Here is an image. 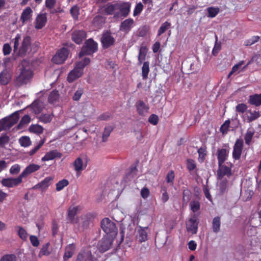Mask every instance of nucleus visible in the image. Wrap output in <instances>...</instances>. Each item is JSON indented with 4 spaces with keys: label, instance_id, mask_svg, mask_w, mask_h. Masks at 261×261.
<instances>
[{
    "label": "nucleus",
    "instance_id": "f257e3e1",
    "mask_svg": "<svg viewBox=\"0 0 261 261\" xmlns=\"http://www.w3.org/2000/svg\"><path fill=\"white\" fill-rule=\"evenodd\" d=\"M19 74L16 76L14 83L17 87L27 84L33 77V73L30 66H22L19 69Z\"/></svg>",
    "mask_w": 261,
    "mask_h": 261
},
{
    "label": "nucleus",
    "instance_id": "f03ea898",
    "mask_svg": "<svg viewBox=\"0 0 261 261\" xmlns=\"http://www.w3.org/2000/svg\"><path fill=\"white\" fill-rule=\"evenodd\" d=\"M20 39V35L18 34L14 38V51H16L18 50L19 56L23 57L25 55L27 51L30 47L31 38V37L29 36L24 37L21 43V46L18 49Z\"/></svg>",
    "mask_w": 261,
    "mask_h": 261
},
{
    "label": "nucleus",
    "instance_id": "7ed1b4c3",
    "mask_svg": "<svg viewBox=\"0 0 261 261\" xmlns=\"http://www.w3.org/2000/svg\"><path fill=\"white\" fill-rule=\"evenodd\" d=\"M98 50V44L93 40L90 38L87 40L81 48L79 53V57L82 58L84 56L92 55L93 53L96 52Z\"/></svg>",
    "mask_w": 261,
    "mask_h": 261
},
{
    "label": "nucleus",
    "instance_id": "20e7f679",
    "mask_svg": "<svg viewBox=\"0 0 261 261\" xmlns=\"http://www.w3.org/2000/svg\"><path fill=\"white\" fill-rule=\"evenodd\" d=\"M101 227L103 231L111 236H116L118 229L114 222L108 218H105L101 221Z\"/></svg>",
    "mask_w": 261,
    "mask_h": 261
},
{
    "label": "nucleus",
    "instance_id": "39448f33",
    "mask_svg": "<svg viewBox=\"0 0 261 261\" xmlns=\"http://www.w3.org/2000/svg\"><path fill=\"white\" fill-rule=\"evenodd\" d=\"M19 115H8L0 120V132L12 127L19 120Z\"/></svg>",
    "mask_w": 261,
    "mask_h": 261
},
{
    "label": "nucleus",
    "instance_id": "423d86ee",
    "mask_svg": "<svg viewBox=\"0 0 261 261\" xmlns=\"http://www.w3.org/2000/svg\"><path fill=\"white\" fill-rule=\"evenodd\" d=\"M87 37V32L84 30H75L71 33V40L78 45L82 44Z\"/></svg>",
    "mask_w": 261,
    "mask_h": 261
},
{
    "label": "nucleus",
    "instance_id": "0eeeda50",
    "mask_svg": "<svg viewBox=\"0 0 261 261\" xmlns=\"http://www.w3.org/2000/svg\"><path fill=\"white\" fill-rule=\"evenodd\" d=\"M69 55V50L67 48L63 47L59 49L53 57V62L57 64L63 63L67 59Z\"/></svg>",
    "mask_w": 261,
    "mask_h": 261
},
{
    "label": "nucleus",
    "instance_id": "6e6552de",
    "mask_svg": "<svg viewBox=\"0 0 261 261\" xmlns=\"http://www.w3.org/2000/svg\"><path fill=\"white\" fill-rule=\"evenodd\" d=\"M199 224V220L198 215L194 214L191 218H190L187 224L186 228L188 232L192 234H196L198 230V226Z\"/></svg>",
    "mask_w": 261,
    "mask_h": 261
},
{
    "label": "nucleus",
    "instance_id": "1a4fd4ad",
    "mask_svg": "<svg viewBox=\"0 0 261 261\" xmlns=\"http://www.w3.org/2000/svg\"><path fill=\"white\" fill-rule=\"evenodd\" d=\"M131 3L129 2L118 3L117 10L119 12L117 15L125 18L128 16L130 11Z\"/></svg>",
    "mask_w": 261,
    "mask_h": 261
},
{
    "label": "nucleus",
    "instance_id": "9d476101",
    "mask_svg": "<svg viewBox=\"0 0 261 261\" xmlns=\"http://www.w3.org/2000/svg\"><path fill=\"white\" fill-rule=\"evenodd\" d=\"M243 148V140L242 139H237L233 147L232 158L235 160H239L241 158Z\"/></svg>",
    "mask_w": 261,
    "mask_h": 261
},
{
    "label": "nucleus",
    "instance_id": "9b49d317",
    "mask_svg": "<svg viewBox=\"0 0 261 261\" xmlns=\"http://www.w3.org/2000/svg\"><path fill=\"white\" fill-rule=\"evenodd\" d=\"M232 166V164L230 165V167L223 165V164L218 165V169L217 170L218 179H222L225 176H226L227 177L231 176L232 174L231 171Z\"/></svg>",
    "mask_w": 261,
    "mask_h": 261
},
{
    "label": "nucleus",
    "instance_id": "f8f14e48",
    "mask_svg": "<svg viewBox=\"0 0 261 261\" xmlns=\"http://www.w3.org/2000/svg\"><path fill=\"white\" fill-rule=\"evenodd\" d=\"M115 42V38L111 35L109 32L103 33L101 38V43L102 47L105 49L108 48L114 45Z\"/></svg>",
    "mask_w": 261,
    "mask_h": 261
},
{
    "label": "nucleus",
    "instance_id": "ddd939ff",
    "mask_svg": "<svg viewBox=\"0 0 261 261\" xmlns=\"http://www.w3.org/2000/svg\"><path fill=\"white\" fill-rule=\"evenodd\" d=\"M43 109L42 102L40 100H35L31 106L26 108L28 114H39Z\"/></svg>",
    "mask_w": 261,
    "mask_h": 261
},
{
    "label": "nucleus",
    "instance_id": "4468645a",
    "mask_svg": "<svg viewBox=\"0 0 261 261\" xmlns=\"http://www.w3.org/2000/svg\"><path fill=\"white\" fill-rule=\"evenodd\" d=\"M22 178L20 175L16 178H7L2 180L1 183L3 186L12 188L16 187L22 182Z\"/></svg>",
    "mask_w": 261,
    "mask_h": 261
},
{
    "label": "nucleus",
    "instance_id": "2eb2a0df",
    "mask_svg": "<svg viewBox=\"0 0 261 261\" xmlns=\"http://www.w3.org/2000/svg\"><path fill=\"white\" fill-rule=\"evenodd\" d=\"M79 208V206H70L68 208L66 217L68 222L71 224H75L77 222V219H75V217L78 213Z\"/></svg>",
    "mask_w": 261,
    "mask_h": 261
},
{
    "label": "nucleus",
    "instance_id": "dca6fc26",
    "mask_svg": "<svg viewBox=\"0 0 261 261\" xmlns=\"http://www.w3.org/2000/svg\"><path fill=\"white\" fill-rule=\"evenodd\" d=\"M47 14L46 13H41L38 14L35 20V28L37 30L42 29L47 22Z\"/></svg>",
    "mask_w": 261,
    "mask_h": 261
},
{
    "label": "nucleus",
    "instance_id": "f3484780",
    "mask_svg": "<svg viewBox=\"0 0 261 261\" xmlns=\"http://www.w3.org/2000/svg\"><path fill=\"white\" fill-rule=\"evenodd\" d=\"M83 71L76 65L74 69L68 74L67 80L69 83H72L77 79L82 76Z\"/></svg>",
    "mask_w": 261,
    "mask_h": 261
},
{
    "label": "nucleus",
    "instance_id": "a211bd4d",
    "mask_svg": "<svg viewBox=\"0 0 261 261\" xmlns=\"http://www.w3.org/2000/svg\"><path fill=\"white\" fill-rule=\"evenodd\" d=\"M148 227H139L136 236V240L137 241L140 243H142L147 240L148 234L146 230L148 229Z\"/></svg>",
    "mask_w": 261,
    "mask_h": 261
},
{
    "label": "nucleus",
    "instance_id": "6ab92c4d",
    "mask_svg": "<svg viewBox=\"0 0 261 261\" xmlns=\"http://www.w3.org/2000/svg\"><path fill=\"white\" fill-rule=\"evenodd\" d=\"M54 177L51 176H48L45 177L43 180L36 185L33 187V189H40L42 190H44L47 189L51 184Z\"/></svg>",
    "mask_w": 261,
    "mask_h": 261
},
{
    "label": "nucleus",
    "instance_id": "aec40b11",
    "mask_svg": "<svg viewBox=\"0 0 261 261\" xmlns=\"http://www.w3.org/2000/svg\"><path fill=\"white\" fill-rule=\"evenodd\" d=\"M40 168V166L39 165L31 164L28 166L20 175L22 178H23L27 177L29 174L38 171Z\"/></svg>",
    "mask_w": 261,
    "mask_h": 261
},
{
    "label": "nucleus",
    "instance_id": "412c9836",
    "mask_svg": "<svg viewBox=\"0 0 261 261\" xmlns=\"http://www.w3.org/2000/svg\"><path fill=\"white\" fill-rule=\"evenodd\" d=\"M61 156L62 153L58 152L57 150H53L46 153L45 155L42 158L41 161L42 162L48 161L56 158H61Z\"/></svg>",
    "mask_w": 261,
    "mask_h": 261
},
{
    "label": "nucleus",
    "instance_id": "4be33fe9",
    "mask_svg": "<svg viewBox=\"0 0 261 261\" xmlns=\"http://www.w3.org/2000/svg\"><path fill=\"white\" fill-rule=\"evenodd\" d=\"M229 150L226 148L219 149L217 150L218 165L223 164L227 160Z\"/></svg>",
    "mask_w": 261,
    "mask_h": 261
},
{
    "label": "nucleus",
    "instance_id": "5701e85b",
    "mask_svg": "<svg viewBox=\"0 0 261 261\" xmlns=\"http://www.w3.org/2000/svg\"><path fill=\"white\" fill-rule=\"evenodd\" d=\"M134 23V21L132 18H128L122 21L120 26V30L126 33H128Z\"/></svg>",
    "mask_w": 261,
    "mask_h": 261
},
{
    "label": "nucleus",
    "instance_id": "b1692460",
    "mask_svg": "<svg viewBox=\"0 0 261 261\" xmlns=\"http://www.w3.org/2000/svg\"><path fill=\"white\" fill-rule=\"evenodd\" d=\"M135 106L139 114H144L148 112L149 107L148 104L143 100H139L137 101Z\"/></svg>",
    "mask_w": 261,
    "mask_h": 261
},
{
    "label": "nucleus",
    "instance_id": "393cba45",
    "mask_svg": "<svg viewBox=\"0 0 261 261\" xmlns=\"http://www.w3.org/2000/svg\"><path fill=\"white\" fill-rule=\"evenodd\" d=\"M12 77L11 73L5 69L0 73V83L2 85H6L10 82Z\"/></svg>",
    "mask_w": 261,
    "mask_h": 261
},
{
    "label": "nucleus",
    "instance_id": "a878e982",
    "mask_svg": "<svg viewBox=\"0 0 261 261\" xmlns=\"http://www.w3.org/2000/svg\"><path fill=\"white\" fill-rule=\"evenodd\" d=\"M73 166L74 167V170L76 172L77 176H79L81 172L85 169L86 167V165L84 167L83 162L82 159L79 157L77 158L73 163Z\"/></svg>",
    "mask_w": 261,
    "mask_h": 261
},
{
    "label": "nucleus",
    "instance_id": "bb28decb",
    "mask_svg": "<svg viewBox=\"0 0 261 261\" xmlns=\"http://www.w3.org/2000/svg\"><path fill=\"white\" fill-rule=\"evenodd\" d=\"M248 102L251 105L258 107L261 105V94H254L249 96Z\"/></svg>",
    "mask_w": 261,
    "mask_h": 261
},
{
    "label": "nucleus",
    "instance_id": "cd10ccee",
    "mask_svg": "<svg viewBox=\"0 0 261 261\" xmlns=\"http://www.w3.org/2000/svg\"><path fill=\"white\" fill-rule=\"evenodd\" d=\"M32 13L33 11L30 7H27L23 10L20 16V21L22 23H24L31 18Z\"/></svg>",
    "mask_w": 261,
    "mask_h": 261
},
{
    "label": "nucleus",
    "instance_id": "c85d7f7f",
    "mask_svg": "<svg viewBox=\"0 0 261 261\" xmlns=\"http://www.w3.org/2000/svg\"><path fill=\"white\" fill-rule=\"evenodd\" d=\"M112 244V241L110 239L103 238L99 244V249L102 252H105L111 248Z\"/></svg>",
    "mask_w": 261,
    "mask_h": 261
},
{
    "label": "nucleus",
    "instance_id": "c756f323",
    "mask_svg": "<svg viewBox=\"0 0 261 261\" xmlns=\"http://www.w3.org/2000/svg\"><path fill=\"white\" fill-rule=\"evenodd\" d=\"M75 248V245L73 244H69L66 248L65 251L63 256L64 261H67L73 256Z\"/></svg>",
    "mask_w": 261,
    "mask_h": 261
},
{
    "label": "nucleus",
    "instance_id": "7c9ffc66",
    "mask_svg": "<svg viewBox=\"0 0 261 261\" xmlns=\"http://www.w3.org/2000/svg\"><path fill=\"white\" fill-rule=\"evenodd\" d=\"M49 242L43 244L38 253V257L41 258L43 256H49L51 253V250L49 249Z\"/></svg>",
    "mask_w": 261,
    "mask_h": 261
},
{
    "label": "nucleus",
    "instance_id": "2f4dec72",
    "mask_svg": "<svg viewBox=\"0 0 261 261\" xmlns=\"http://www.w3.org/2000/svg\"><path fill=\"white\" fill-rule=\"evenodd\" d=\"M117 7L118 3L115 4L109 3L104 7V12L107 15H113L117 10Z\"/></svg>",
    "mask_w": 261,
    "mask_h": 261
},
{
    "label": "nucleus",
    "instance_id": "473e14b6",
    "mask_svg": "<svg viewBox=\"0 0 261 261\" xmlns=\"http://www.w3.org/2000/svg\"><path fill=\"white\" fill-rule=\"evenodd\" d=\"M94 219V216L91 213H87L81 216L82 226L84 228H87Z\"/></svg>",
    "mask_w": 261,
    "mask_h": 261
},
{
    "label": "nucleus",
    "instance_id": "72a5a7b5",
    "mask_svg": "<svg viewBox=\"0 0 261 261\" xmlns=\"http://www.w3.org/2000/svg\"><path fill=\"white\" fill-rule=\"evenodd\" d=\"M56 0H45V7L49 11L50 14H54L60 11L54 8Z\"/></svg>",
    "mask_w": 261,
    "mask_h": 261
},
{
    "label": "nucleus",
    "instance_id": "f704fd0d",
    "mask_svg": "<svg viewBox=\"0 0 261 261\" xmlns=\"http://www.w3.org/2000/svg\"><path fill=\"white\" fill-rule=\"evenodd\" d=\"M59 93L57 90H53L50 92L48 97V101L51 104H55L59 101Z\"/></svg>",
    "mask_w": 261,
    "mask_h": 261
},
{
    "label": "nucleus",
    "instance_id": "c9c22d12",
    "mask_svg": "<svg viewBox=\"0 0 261 261\" xmlns=\"http://www.w3.org/2000/svg\"><path fill=\"white\" fill-rule=\"evenodd\" d=\"M147 50V48L145 46H141L140 47L138 55V64L139 65H141L145 60Z\"/></svg>",
    "mask_w": 261,
    "mask_h": 261
},
{
    "label": "nucleus",
    "instance_id": "e433bc0d",
    "mask_svg": "<svg viewBox=\"0 0 261 261\" xmlns=\"http://www.w3.org/2000/svg\"><path fill=\"white\" fill-rule=\"evenodd\" d=\"M197 152L198 153V162L202 163L204 161L207 155L206 147L205 146L201 147L198 149Z\"/></svg>",
    "mask_w": 261,
    "mask_h": 261
},
{
    "label": "nucleus",
    "instance_id": "4c0bfd02",
    "mask_svg": "<svg viewBox=\"0 0 261 261\" xmlns=\"http://www.w3.org/2000/svg\"><path fill=\"white\" fill-rule=\"evenodd\" d=\"M221 218L219 216L215 217L212 221V229L213 232L218 233L220 230Z\"/></svg>",
    "mask_w": 261,
    "mask_h": 261
},
{
    "label": "nucleus",
    "instance_id": "58836bf2",
    "mask_svg": "<svg viewBox=\"0 0 261 261\" xmlns=\"http://www.w3.org/2000/svg\"><path fill=\"white\" fill-rule=\"evenodd\" d=\"M254 130L253 129H251L248 128L247 130V132L244 136V140L245 144L247 145H250L251 144L252 139L254 135Z\"/></svg>",
    "mask_w": 261,
    "mask_h": 261
},
{
    "label": "nucleus",
    "instance_id": "ea45409f",
    "mask_svg": "<svg viewBox=\"0 0 261 261\" xmlns=\"http://www.w3.org/2000/svg\"><path fill=\"white\" fill-rule=\"evenodd\" d=\"M186 162L187 168L190 172L194 170H195V173L198 172V170L196 167V164L194 160L188 159L187 160Z\"/></svg>",
    "mask_w": 261,
    "mask_h": 261
},
{
    "label": "nucleus",
    "instance_id": "a19ab883",
    "mask_svg": "<svg viewBox=\"0 0 261 261\" xmlns=\"http://www.w3.org/2000/svg\"><path fill=\"white\" fill-rule=\"evenodd\" d=\"M29 130L30 132L38 135H40L43 132V128L38 124H32L29 127Z\"/></svg>",
    "mask_w": 261,
    "mask_h": 261
},
{
    "label": "nucleus",
    "instance_id": "79ce46f5",
    "mask_svg": "<svg viewBox=\"0 0 261 261\" xmlns=\"http://www.w3.org/2000/svg\"><path fill=\"white\" fill-rule=\"evenodd\" d=\"M15 230L17 231L18 235L23 241H26L28 238V234L23 227L17 226L15 227Z\"/></svg>",
    "mask_w": 261,
    "mask_h": 261
},
{
    "label": "nucleus",
    "instance_id": "37998d69",
    "mask_svg": "<svg viewBox=\"0 0 261 261\" xmlns=\"http://www.w3.org/2000/svg\"><path fill=\"white\" fill-rule=\"evenodd\" d=\"M149 72V62H145L142 67V75L143 80H146L148 78V75Z\"/></svg>",
    "mask_w": 261,
    "mask_h": 261
},
{
    "label": "nucleus",
    "instance_id": "c03bdc74",
    "mask_svg": "<svg viewBox=\"0 0 261 261\" xmlns=\"http://www.w3.org/2000/svg\"><path fill=\"white\" fill-rule=\"evenodd\" d=\"M31 118L29 115H23L21 118L20 122L17 125V128L18 129H22L24 125L30 122Z\"/></svg>",
    "mask_w": 261,
    "mask_h": 261
},
{
    "label": "nucleus",
    "instance_id": "a18cd8bd",
    "mask_svg": "<svg viewBox=\"0 0 261 261\" xmlns=\"http://www.w3.org/2000/svg\"><path fill=\"white\" fill-rule=\"evenodd\" d=\"M70 13L74 20H78L80 14V8L77 5L72 6L70 10Z\"/></svg>",
    "mask_w": 261,
    "mask_h": 261
},
{
    "label": "nucleus",
    "instance_id": "49530a36",
    "mask_svg": "<svg viewBox=\"0 0 261 261\" xmlns=\"http://www.w3.org/2000/svg\"><path fill=\"white\" fill-rule=\"evenodd\" d=\"M190 210L194 213L198 212L200 208V204L198 200H192L190 202Z\"/></svg>",
    "mask_w": 261,
    "mask_h": 261
},
{
    "label": "nucleus",
    "instance_id": "de8ad7c7",
    "mask_svg": "<svg viewBox=\"0 0 261 261\" xmlns=\"http://www.w3.org/2000/svg\"><path fill=\"white\" fill-rule=\"evenodd\" d=\"M19 142L21 146L28 147L31 145V141L29 137L22 136L19 139Z\"/></svg>",
    "mask_w": 261,
    "mask_h": 261
},
{
    "label": "nucleus",
    "instance_id": "09e8293b",
    "mask_svg": "<svg viewBox=\"0 0 261 261\" xmlns=\"http://www.w3.org/2000/svg\"><path fill=\"white\" fill-rule=\"evenodd\" d=\"M68 185V180L66 179H63L56 184V190L57 191H60L62 190L65 187L67 186Z\"/></svg>",
    "mask_w": 261,
    "mask_h": 261
},
{
    "label": "nucleus",
    "instance_id": "8fccbe9b",
    "mask_svg": "<svg viewBox=\"0 0 261 261\" xmlns=\"http://www.w3.org/2000/svg\"><path fill=\"white\" fill-rule=\"evenodd\" d=\"M192 193L190 190L186 188L183 190L182 192V201L184 203H187L190 199Z\"/></svg>",
    "mask_w": 261,
    "mask_h": 261
},
{
    "label": "nucleus",
    "instance_id": "3c124183",
    "mask_svg": "<svg viewBox=\"0 0 261 261\" xmlns=\"http://www.w3.org/2000/svg\"><path fill=\"white\" fill-rule=\"evenodd\" d=\"M170 25L171 23L167 21H166L164 23H162L158 30V35L159 36H161L170 27Z\"/></svg>",
    "mask_w": 261,
    "mask_h": 261
},
{
    "label": "nucleus",
    "instance_id": "603ef678",
    "mask_svg": "<svg viewBox=\"0 0 261 261\" xmlns=\"http://www.w3.org/2000/svg\"><path fill=\"white\" fill-rule=\"evenodd\" d=\"M10 141V137L7 134H2L0 136V146L1 147H4Z\"/></svg>",
    "mask_w": 261,
    "mask_h": 261
},
{
    "label": "nucleus",
    "instance_id": "864d4df0",
    "mask_svg": "<svg viewBox=\"0 0 261 261\" xmlns=\"http://www.w3.org/2000/svg\"><path fill=\"white\" fill-rule=\"evenodd\" d=\"M208 17L211 18L215 17L219 12V8L209 7L207 8Z\"/></svg>",
    "mask_w": 261,
    "mask_h": 261
},
{
    "label": "nucleus",
    "instance_id": "5fc2aeb1",
    "mask_svg": "<svg viewBox=\"0 0 261 261\" xmlns=\"http://www.w3.org/2000/svg\"><path fill=\"white\" fill-rule=\"evenodd\" d=\"M90 62V59L89 58H85L81 61L76 63V65L83 71V69L85 66L88 65Z\"/></svg>",
    "mask_w": 261,
    "mask_h": 261
},
{
    "label": "nucleus",
    "instance_id": "6e6d98bb",
    "mask_svg": "<svg viewBox=\"0 0 261 261\" xmlns=\"http://www.w3.org/2000/svg\"><path fill=\"white\" fill-rule=\"evenodd\" d=\"M175 178L174 172L172 170L169 171L166 177V181L167 183L170 184L171 185H173L174 180Z\"/></svg>",
    "mask_w": 261,
    "mask_h": 261
},
{
    "label": "nucleus",
    "instance_id": "4d7b16f0",
    "mask_svg": "<svg viewBox=\"0 0 261 261\" xmlns=\"http://www.w3.org/2000/svg\"><path fill=\"white\" fill-rule=\"evenodd\" d=\"M113 128L111 126H108L105 127L103 135H102V141L105 142L107 141L108 138L110 135Z\"/></svg>",
    "mask_w": 261,
    "mask_h": 261
},
{
    "label": "nucleus",
    "instance_id": "13d9d810",
    "mask_svg": "<svg viewBox=\"0 0 261 261\" xmlns=\"http://www.w3.org/2000/svg\"><path fill=\"white\" fill-rule=\"evenodd\" d=\"M143 9V5L141 3H139L137 4L136 5L134 12H133V16H138L142 11Z\"/></svg>",
    "mask_w": 261,
    "mask_h": 261
},
{
    "label": "nucleus",
    "instance_id": "bf43d9fd",
    "mask_svg": "<svg viewBox=\"0 0 261 261\" xmlns=\"http://www.w3.org/2000/svg\"><path fill=\"white\" fill-rule=\"evenodd\" d=\"M45 142V139H42L40 141L38 144L35 146L33 149L31 150L29 152V154L30 155H34L44 144Z\"/></svg>",
    "mask_w": 261,
    "mask_h": 261
},
{
    "label": "nucleus",
    "instance_id": "052dcab7",
    "mask_svg": "<svg viewBox=\"0 0 261 261\" xmlns=\"http://www.w3.org/2000/svg\"><path fill=\"white\" fill-rule=\"evenodd\" d=\"M16 256L13 254L4 255L1 258L0 261H16Z\"/></svg>",
    "mask_w": 261,
    "mask_h": 261
},
{
    "label": "nucleus",
    "instance_id": "680f3d73",
    "mask_svg": "<svg viewBox=\"0 0 261 261\" xmlns=\"http://www.w3.org/2000/svg\"><path fill=\"white\" fill-rule=\"evenodd\" d=\"M236 111L238 113H244L247 110V106L243 103L238 104L236 107Z\"/></svg>",
    "mask_w": 261,
    "mask_h": 261
},
{
    "label": "nucleus",
    "instance_id": "e2e57ef3",
    "mask_svg": "<svg viewBox=\"0 0 261 261\" xmlns=\"http://www.w3.org/2000/svg\"><path fill=\"white\" fill-rule=\"evenodd\" d=\"M83 94V89L82 88H79L74 93L73 96V99L74 101H78L81 98L82 95Z\"/></svg>",
    "mask_w": 261,
    "mask_h": 261
},
{
    "label": "nucleus",
    "instance_id": "0e129e2a",
    "mask_svg": "<svg viewBox=\"0 0 261 261\" xmlns=\"http://www.w3.org/2000/svg\"><path fill=\"white\" fill-rule=\"evenodd\" d=\"M20 170V167L18 164H15L11 167L10 173L12 175L17 174Z\"/></svg>",
    "mask_w": 261,
    "mask_h": 261
},
{
    "label": "nucleus",
    "instance_id": "69168bd1",
    "mask_svg": "<svg viewBox=\"0 0 261 261\" xmlns=\"http://www.w3.org/2000/svg\"><path fill=\"white\" fill-rule=\"evenodd\" d=\"M59 226L57 222L55 220H53L52 221L51 230L53 236H55L58 231Z\"/></svg>",
    "mask_w": 261,
    "mask_h": 261
},
{
    "label": "nucleus",
    "instance_id": "338daca9",
    "mask_svg": "<svg viewBox=\"0 0 261 261\" xmlns=\"http://www.w3.org/2000/svg\"><path fill=\"white\" fill-rule=\"evenodd\" d=\"M30 240L33 246L36 247L39 246V241L36 236L31 235L30 237Z\"/></svg>",
    "mask_w": 261,
    "mask_h": 261
},
{
    "label": "nucleus",
    "instance_id": "774afa93",
    "mask_svg": "<svg viewBox=\"0 0 261 261\" xmlns=\"http://www.w3.org/2000/svg\"><path fill=\"white\" fill-rule=\"evenodd\" d=\"M12 50L11 46L8 43L4 44L3 48V52L5 56L8 55L10 54Z\"/></svg>",
    "mask_w": 261,
    "mask_h": 261
}]
</instances>
